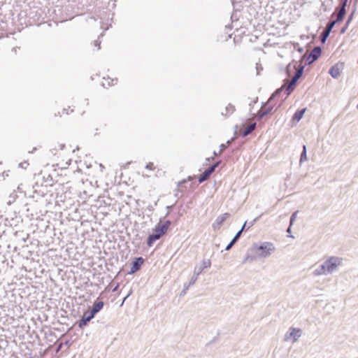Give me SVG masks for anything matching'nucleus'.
Instances as JSON below:
<instances>
[{
  "mask_svg": "<svg viewBox=\"0 0 358 358\" xmlns=\"http://www.w3.org/2000/svg\"><path fill=\"white\" fill-rule=\"evenodd\" d=\"M257 101H258V97H256V98L252 101V103H256Z\"/></svg>",
  "mask_w": 358,
  "mask_h": 358,
  "instance_id": "nucleus-44",
  "label": "nucleus"
},
{
  "mask_svg": "<svg viewBox=\"0 0 358 358\" xmlns=\"http://www.w3.org/2000/svg\"><path fill=\"white\" fill-rule=\"evenodd\" d=\"M235 139V137H232L231 139H229V141H227V143H225L227 146L230 145L232 142L234 141Z\"/></svg>",
  "mask_w": 358,
  "mask_h": 358,
  "instance_id": "nucleus-39",
  "label": "nucleus"
},
{
  "mask_svg": "<svg viewBox=\"0 0 358 358\" xmlns=\"http://www.w3.org/2000/svg\"><path fill=\"white\" fill-rule=\"evenodd\" d=\"M4 175L6 176H8V172L4 171L3 173V176H4Z\"/></svg>",
  "mask_w": 358,
  "mask_h": 358,
  "instance_id": "nucleus-46",
  "label": "nucleus"
},
{
  "mask_svg": "<svg viewBox=\"0 0 358 358\" xmlns=\"http://www.w3.org/2000/svg\"><path fill=\"white\" fill-rule=\"evenodd\" d=\"M171 222L170 220H166L163 224L158 223L157 225L161 228L165 233L167 232L169 227L171 226Z\"/></svg>",
  "mask_w": 358,
  "mask_h": 358,
  "instance_id": "nucleus-25",
  "label": "nucleus"
},
{
  "mask_svg": "<svg viewBox=\"0 0 358 358\" xmlns=\"http://www.w3.org/2000/svg\"><path fill=\"white\" fill-rule=\"evenodd\" d=\"M282 91V88L280 87L277 89L269 97L268 101L265 103H263L264 105H268L271 103L272 101H273L276 97L279 96Z\"/></svg>",
  "mask_w": 358,
  "mask_h": 358,
  "instance_id": "nucleus-18",
  "label": "nucleus"
},
{
  "mask_svg": "<svg viewBox=\"0 0 358 358\" xmlns=\"http://www.w3.org/2000/svg\"><path fill=\"white\" fill-rule=\"evenodd\" d=\"M144 262V259L142 257H134L131 263L130 270L129 274H134L139 271Z\"/></svg>",
  "mask_w": 358,
  "mask_h": 358,
  "instance_id": "nucleus-6",
  "label": "nucleus"
},
{
  "mask_svg": "<svg viewBox=\"0 0 358 358\" xmlns=\"http://www.w3.org/2000/svg\"><path fill=\"white\" fill-rule=\"evenodd\" d=\"M322 52V48L321 46H315L312 52L310 53V57H312L315 61H316L321 55Z\"/></svg>",
  "mask_w": 358,
  "mask_h": 358,
  "instance_id": "nucleus-14",
  "label": "nucleus"
},
{
  "mask_svg": "<svg viewBox=\"0 0 358 358\" xmlns=\"http://www.w3.org/2000/svg\"><path fill=\"white\" fill-rule=\"evenodd\" d=\"M117 287H118V286H116V287L113 289V292H115V291L117 290Z\"/></svg>",
  "mask_w": 358,
  "mask_h": 358,
  "instance_id": "nucleus-47",
  "label": "nucleus"
},
{
  "mask_svg": "<svg viewBox=\"0 0 358 358\" xmlns=\"http://www.w3.org/2000/svg\"><path fill=\"white\" fill-rule=\"evenodd\" d=\"M301 59H305V65H306V66L310 65L315 62V59H313L312 57H310V55L306 57V55H303V56H301Z\"/></svg>",
  "mask_w": 358,
  "mask_h": 358,
  "instance_id": "nucleus-26",
  "label": "nucleus"
},
{
  "mask_svg": "<svg viewBox=\"0 0 358 358\" xmlns=\"http://www.w3.org/2000/svg\"><path fill=\"white\" fill-rule=\"evenodd\" d=\"M335 25L330 21L327 23L325 29L323 31L320 36V41L322 43H324L329 37L332 29Z\"/></svg>",
  "mask_w": 358,
  "mask_h": 358,
  "instance_id": "nucleus-9",
  "label": "nucleus"
},
{
  "mask_svg": "<svg viewBox=\"0 0 358 358\" xmlns=\"http://www.w3.org/2000/svg\"><path fill=\"white\" fill-rule=\"evenodd\" d=\"M294 49L296 50L299 52L302 53L303 52V48L300 47L299 43L294 44Z\"/></svg>",
  "mask_w": 358,
  "mask_h": 358,
  "instance_id": "nucleus-32",
  "label": "nucleus"
},
{
  "mask_svg": "<svg viewBox=\"0 0 358 358\" xmlns=\"http://www.w3.org/2000/svg\"><path fill=\"white\" fill-rule=\"evenodd\" d=\"M291 228H292V226H289L287 229V233L288 234V237H293L292 235H291Z\"/></svg>",
  "mask_w": 358,
  "mask_h": 358,
  "instance_id": "nucleus-41",
  "label": "nucleus"
},
{
  "mask_svg": "<svg viewBox=\"0 0 358 358\" xmlns=\"http://www.w3.org/2000/svg\"><path fill=\"white\" fill-rule=\"evenodd\" d=\"M220 163V162H216L215 163H214L213 164H212L210 166H209L210 169H211L212 171H215V169L217 167V166L219 165V164Z\"/></svg>",
  "mask_w": 358,
  "mask_h": 358,
  "instance_id": "nucleus-34",
  "label": "nucleus"
},
{
  "mask_svg": "<svg viewBox=\"0 0 358 358\" xmlns=\"http://www.w3.org/2000/svg\"><path fill=\"white\" fill-rule=\"evenodd\" d=\"M145 169H149V170H155V167L153 164V163L152 162H149L146 164L145 166Z\"/></svg>",
  "mask_w": 358,
  "mask_h": 358,
  "instance_id": "nucleus-33",
  "label": "nucleus"
},
{
  "mask_svg": "<svg viewBox=\"0 0 358 358\" xmlns=\"http://www.w3.org/2000/svg\"><path fill=\"white\" fill-rule=\"evenodd\" d=\"M64 147V145H61V149H63Z\"/></svg>",
  "mask_w": 358,
  "mask_h": 358,
  "instance_id": "nucleus-50",
  "label": "nucleus"
},
{
  "mask_svg": "<svg viewBox=\"0 0 358 358\" xmlns=\"http://www.w3.org/2000/svg\"><path fill=\"white\" fill-rule=\"evenodd\" d=\"M100 44H101V41H99V40H96L94 41V45L97 46L99 50L101 48Z\"/></svg>",
  "mask_w": 358,
  "mask_h": 358,
  "instance_id": "nucleus-40",
  "label": "nucleus"
},
{
  "mask_svg": "<svg viewBox=\"0 0 358 358\" xmlns=\"http://www.w3.org/2000/svg\"><path fill=\"white\" fill-rule=\"evenodd\" d=\"M256 69H257V75H259V70H260V69H261V70H262V67H259V68L258 66H257V68H256Z\"/></svg>",
  "mask_w": 358,
  "mask_h": 358,
  "instance_id": "nucleus-43",
  "label": "nucleus"
},
{
  "mask_svg": "<svg viewBox=\"0 0 358 358\" xmlns=\"http://www.w3.org/2000/svg\"><path fill=\"white\" fill-rule=\"evenodd\" d=\"M217 155V152L215 151H214V155L216 156Z\"/></svg>",
  "mask_w": 358,
  "mask_h": 358,
  "instance_id": "nucleus-51",
  "label": "nucleus"
},
{
  "mask_svg": "<svg viewBox=\"0 0 358 358\" xmlns=\"http://www.w3.org/2000/svg\"><path fill=\"white\" fill-rule=\"evenodd\" d=\"M171 208V206H167L166 208L167 209H170Z\"/></svg>",
  "mask_w": 358,
  "mask_h": 358,
  "instance_id": "nucleus-52",
  "label": "nucleus"
},
{
  "mask_svg": "<svg viewBox=\"0 0 358 358\" xmlns=\"http://www.w3.org/2000/svg\"><path fill=\"white\" fill-rule=\"evenodd\" d=\"M280 106H281V104H279V105H278V108L275 109V110H278V108H280Z\"/></svg>",
  "mask_w": 358,
  "mask_h": 358,
  "instance_id": "nucleus-49",
  "label": "nucleus"
},
{
  "mask_svg": "<svg viewBox=\"0 0 358 358\" xmlns=\"http://www.w3.org/2000/svg\"><path fill=\"white\" fill-rule=\"evenodd\" d=\"M188 180H192V177L191 176H189L188 178H187Z\"/></svg>",
  "mask_w": 358,
  "mask_h": 358,
  "instance_id": "nucleus-48",
  "label": "nucleus"
},
{
  "mask_svg": "<svg viewBox=\"0 0 358 358\" xmlns=\"http://www.w3.org/2000/svg\"><path fill=\"white\" fill-rule=\"evenodd\" d=\"M63 345H64V343H60L57 345V348H56V352H59L61 350V349L62 348Z\"/></svg>",
  "mask_w": 358,
  "mask_h": 358,
  "instance_id": "nucleus-38",
  "label": "nucleus"
},
{
  "mask_svg": "<svg viewBox=\"0 0 358 358\" xmlns=\"http://www.w3.org/2000/svg\"><path fill=\"white\" fill-rule=\"evenodd\" d=\"M190 286H192V285H189V282L188 283H185L184 284V288H183V289L180 292V296H184L185 294H186L187 291L189 289Z\"/></svg>",
  "mask_w": 358,
  "mask_h": 358,
  "instance_id": "nucleus-29",
  "label": "nucleus"
},
{
  "mask_svg": "<svg viewBox=\"0 0 358 358\" xmlns=\"http://www.w3.org/2000/svg\"><path fill=\"white\" fill-rule=\"evenodd\" d=\"M64 345H67V346H69L70 345V343L69 341H66L64 343Z\"/></svg>",
  "mask_w": 358,
  "mask_h": 358,
  "instance_id": "nucleus-45",
  "label": "nucleus"
},
{
  "mask_svg": "<svg viewBox=\"0 0 358 358\" xmlns=\"http://www.w3.org/2000/svg\"><path fill=\"white\" fill-rule=\"evenodd\" d=\"M302 331L299 328L290 327L285 334V340L292 338L293 342H296L301 337Z\"/></svg>",
  "mask_w": 358,
  "mask_h": 358,
  "instance_id": "nucleus-7",
  "label": "nucleus"
},
{
  "mask_svg": "<svg viewBox=\"0 0 358 358\" xmlns=\"http://www.w3.org/2000/svg\"><path fill=\"white\" fill-rule=\"evenodd\" d=\"M348 0H343L341 2V8H345L347 6Z\"/></svg>",
  "mask_w": 358,
  "mask_h": 358,
  "instance_id": "nucleus-37",
  "label": "nucleus"
},
{
  "mask_svg": "<svg viewBox=\"0 0 358 358\" xmlns=\"http://www.w3.org/2000/svg\"><path fill=\"white\" fill-rule=\"evenodd\" d=\"M345 14H346V8H340L336 19L331 20V22L334 25L338 22H341L344 19Z\"/></svg>",
  "mask_w": 358,
  "mask_h": 358,
  "instance_id": "nucleus-15",
  "label": "nucleus"
},
{
  "mask_svg": "<svg viewBox=\"0 0 358 358\" xmlns=\"http://www.w3.org/2000/svg\"><path fill=\"white\" fill-rule=\"evenodd\" d=\"M29 165V163L27 162H23L19 164V166L22 169H26L27 166Z\"/></svg>",
  "mask_w": 358,
  "mask_h": 358,
  "instance_id": "nucleus-35",
  "label": "nucleus"
},
{
  "mask_svg": "<svg viewBox=\"0 0 358 358\" xmlns=\"http://www.w3.org/2000/svg\"><path fill=\"white\" fill-rule=\"evenodd\" d=\"M256 122H253L252 124H250L249 126L247 127V128L243 131V132L241 133V136L243 137H245L247 136L248 135H249L251 132H252L255 128H256Z\"/></svg>",
  "mask_w": 358,
  "mask_h": 358,
  "instance_id": "nucleus-19",
  "label": "nucleus"
},
{
  "mask_svg": "<svg viewBox=\"0 0 358 358\" xmlns=\"http://www.w3.org/2000/svg\"><path fill=\"white\" fill-rule=\"evenodd\" d=\"M30 358H32V357H30Z\"/></svg>",
  "mask_w": 358,
  "mask_h": 358,
  "instance_id": "nucleus-53",
  "label": "nucleus"
},
{
  "mask_svg": "<svg viewBox=\"0 0 358 358\" xmlns=\"http://www.w3.org/2000/svg\"><path fill=\"white\" fill-rule=\"evenodd\" d=\"M211 265V262L210 259H203L202 262V265L199 267H196L194 271V274L189 282V285H193L196 281L198 276L200 273L203 271V269L210 267Z\"/></svg>",
  "mask_w": 358,
  "mask_h": 358,
  "instance_id": "nucleus-5",
  "label": "nucleus"
},
{
  "mask_svg": "<svg viewBox=\"0 0 358 358\" xmlns=\"http://www.w3.org/2000/svg\"><path fill=\"white\" fill-rule=\"evenodd\" d=\"M304 66L297 67V62L292 60L286 67L285 72L288 76H291L293 71L296 70L294 76L290 80L287 87L286 88L285 93L289 96L294 90L299 79L302 76L304 70Z\"/></svg>",
  "mask_w": 358,
  "mask_h": 358,
  "instance_id": "nucleus-1",
  "label": "nucleus"
},
{
  "mask_svg": "<svg viewBox=\"0 0 358 358\" xmlns=\"http://www.w3.org/2000/svg\"><path fill=\"white\" fill-rule=\"evenodd\" d=\"M250 252H251L250 250L248 251V252L246 253L243 260V264H245L246 262H252L253 261H255L256 259V257H257L255 254L254 255H250Z\"/></svg>",
  "mask_w": 358,
  "mask_h": 358,
  "instance_id": "nucleus-21",
  "label": "nucleus"
},
{
  "mask_svg": "<svg viewBox=\"0 0 358 358\" xmlns=\"http://www.w3.org/2000/svg\"><path fill=\"white\" fill-rule=\"evenodd\" d=\"M247 224V222H245L243 224L241 229L236 234L234 237L231 239L229 243L226 246L225 250L228 251L231 250V248L236 243V242L239 240L243 231L245 229V226Z\"/></svg>",
  "mask_w": 358,
  "mask_h": 358,
  "instance_id": "nucleus-8",
  "label": "nucleus"
},
{
  "mask_svg": "<svg viewBox=\"0 0 358 358\" xmlns=\"http://www.w3.org/2000/svg\"><path fill=\"white\" fill-rule=\"evenodd\" d=\"M352 17H353V14H352H352H350V15L348 16V20H347V22H346V23H345V26H344V27L341 29V34L345 33V30H346V29H347V27H348V24H349L350 22V21H351V20L352 19Z\"/></svg>",
  "mask_w": 358,
  "mask_h": 358,
  "instance_id": "nucleus-27",
  "label": "nucleus"
},
{
  "mask_svg": "<svg viewBox=\"0 0 358 358\" xmlns=\"http://www.w3.org/2000/svg\"><path fill=\"white\" fill-rule=\"evenodd\" d=\"M96 313L92 310V309L90 310L87 315H86L88 318H90V320L93 319Z\"/></svg>",
  "mask_w": 358,
  "mask_h": 358,
  "instance_id": "nucleus-31",
  "label": "nucleus"
},
{
  "mask_svg": "<svg viewBox=\"0 0 358 358\" xmlns=\"http://www.w3.org/2000/svg\"><path fill=\"white\" fill-rule=\"evenodd\" d=\"M339 66H343V64H336L334 66H332L329 70V73L331 75V76L334 78H337L340 76V67Z\"/></svg>",
  "mask_w": 358,
  "mask_h": 358,
  "instance_id": "nucleus-11",
  "label": "nucleus"
},
{
  "mask_svg": "<svg viewBox=\"0 0 358 358\" xmlns=\"http://www.w3.org/2000/svg\"><path fill=\"white\" fill-rule=\"evenodd\" d=\"M166 233L157 224L152 230V233L150 234L147 238V245L151 247L155 242L160 239Z\"/></svg>",
  "mask_w": 358,
  "mask_h": 358,
  "instance_id": "nucleus-3",
  "label": "nucleus"
},
{
  "mask_svg": "<svg viewBox=\"0 0 358 358\" xmlns=\"http://www.w3.org/2000/svg\"><path fill=\"white\" fill-rule=\"evenodd\" d=\"M342 263V259L338 257H330L325 262L327 273H331Z\"/></svg>",
  "mask_w": 358,
  "mask_h": 358,
  "instance_id": "nucleus-4",
  "label": "nucleus"
},
{
  "mask_svg": "<svg viewBox=\"0 0 358 358\" xmlns=\"http://www.w3.org/2000/svg\"><path fill=\"white\" fill-rule=\"evenodd\" d=\"M306 108L296 110L292 117V120L297 121V122L301 120L302 119L304 113H306Z\"/></svg>",
  "mask_w": 358,
  "mask_h": 358,
  "instance_id": "nucleus-17",
  "label": "nucleus"
},
{
  "mask_svg": "<svg viewBox=\"0 0 358 358\" xmlns=\"http://www.w3.org/2000/svg\"><path fill=\"white\" fill-rule=\"evenodd\" d=\"M259 217H257L256 218H255L253 220H252L251 222H247V224L245 226V229L244 230H248L251 227H252L255 222L259 220Z\"/></svg>",
  "mask_w": 358,
  "mask_h": 358,
  "instance_id": "nucleus-28",
  "label": "nucleus"
},
{
  "mask_svg": "<svg viewBox=\"0 0 358 358\" xmlns=\"http://www.w3.org/2000/svg\"><path fill=\"white\" fill-rule=\"evenodd\" d=\"M103 301L99 299H97V300L94 303L91 309L97 313L103 308Z\"/></svg>",
  "mask_w": 358,
  "mask_h": 358,
  "instance_id": "nucleus-16",
  "label": "nucleus"
},
{
  "mask_svg": "<svg viewBox=\"0 0 358 358\" xmlns=\"http://www.w3.org/2000/svg\"><path fill=\"white\" fill-rule=\"evenodd\" d=\"M306 160H307V148H306V145H303V150H302V152L301 153V156H300L299 162H300V164H301Z\"/></svg>",
  "mask_w": 358,
  "mask_h": 358,
  "instance_id": "nucleus-24",
  "label": "nucleus"
},
{
  "mask_svg": "<svg viewBox=\"0 0 358 358\" xmlns=\"http://www.w3.org/2000/svg\"><path fill=\"white\" fill-rule=\"evenodd\" d=\"M235 111V107L232 104L229 103L228 106L225 108V113H222V115H224L225 117H229V115L232 114Z\"/></svg>",
  "mask_w": 358,
  "mask_h": 358,
  "instance_id": "nucleus-23",
  "label": "nucleus"
},
{
  "mask_svg": "<svg viewBox=\"0 0 358 358\" xmlns=\"http://www.w3.org/2000/svg\"><path fill=\"white\" fill-rule=\"evenodd\" d=\"M297 213H298V211H295L294 212L291 217H290V219H289V224L290 226H292V224H294V222L296 220V215H297Z\"/></svg>",
  "mask_w": 358,
  "mask_h": 358,
  "instance_id": "nucleus-30",
  "label": "nucleus"
},
{
  "mask_svg": "<svg viewBox=\"0 0 358 358\" xmlns=\"http://www.w3.org/2000/svg\"><path fill=\"white\" fill-rule=\"evenodd\" d=\"M262 106H265L266 105H264L262 103ZM267 106H268V107L266 108H261L257 112V120H262L264 116L267 115L268 114H269L272 111V110L273 108V106L271 105V104H268Z\"/></svg>",
  "mask_w": 358,
  "mask_h": 358,
  "instance_id": "nucleus-10",
  "label": "nucleus"
},
{
  "mask_svg": "<svg viewBox=\"0 0 358 358\" xmlns=\"http://www.w3.org/2000/svg\"><path fill=\"white\" fill-rule=\"evenodd\" d=\"M90 321V318H88L86 315H84L80 320L77 322V324L79 328L83 329L84 327L87 325Z\"/></svg>",
  "mask_w": 358,
  "mask_h": 358,
  "instance_id": "nucleus-22",
  "label": "nucleus"
},
{
  "mask_svg": "<svg viewBox=\"0 0 358 358\" xmlns=\"http://www.w3.org/2000/svg\"><path fill=\"white\" fill-rule=\"evenodd\" d=\"M230 216V214L228 213H225L217 217L215 222L213 223V227H219L222 223Z\"/></svg>",
  "mask_w": 358,
  "mask_h": 358,
  "instance_id": "nucleus-12",
  "label": "nucleus"
},
{
  "mask_svg": "<svg viewBox=\"0 0 358 358\" xmlns=\"http://www.w3.org/2000/svg\"><path fill=\"white\" fill-rule=\"evenodd\" d=\"M211 170L212 169L208 167L207 169H206L204 171V172L203 173H201L199 176V177L198 178V181L199 183H202V182L206 181L210 178L211 174L213 173V171H212Z\"/></svg>",
  "mask_w": 358,
  "mask_h": 358,
  "instance_id": "nucleus-13",
  "label": "nucleus"
},
{
  "mask_svg": "<svg viewBox=\"0 0 358 358\" xmlns=\"http://www.w3.org/2000/svg\"><path fill=\"white\" fill-rule=\"evenodd\" d=\"M186 182V180H182L180 182H178V186H180L182 184L185 183Z\"/></svg>",
  "mask_w": 358,
  "mask_h": 358,
  "instance_id": "nucleus-42",
  "label": "nucleus"
},
{
  "mask_svg": "<svg viewBox=\"0 0 358 358\" xmlns=\"http://www.w3.org/2000/svg\"><path fill=\"white\" fill-rule=\"evenodd\" d=\"M228 146L226 144H221L220 145V153L222 152Z\"/></svg>",
  "mask_w": 358,
  "mask_h": 358,
  "instance_id": "nucleus-36",
  "label": "nucleus"
},
{
  "mask_svg": "<svg viewBox=\"0 0 358 358\" xmlns=\"http://www.w3.org/2000/svg\"><path fill=\"white\" fill-rule=\"evenodd\" d=\"M327 273V267L325 266L324 262L322 264H321L317 268H316L313 272L315 275H324L326 274Z\"/></svg>",
  "mask_w": 358,
  "mask_h": 358,
  "instance_id": "nucleus-20",
  "label": "nucleus"
},
{
  "mask_svg": "<svg viewBox=\"0 0 358 358\" xmlns=\"http://www.w3.org/2000/svg\"><path fill=\"white\" fill-rule=\"evenodd\" d=\"M250 250L257 257L265 258L270 256L274 252L275 246L271 242H262L252 244Z\"/></svg>",
  "mask_w": 358,
  "mask_h": 358,
  "instance_id": "nucleus-2",
  "label": "nucleus"
}]
</instances>
